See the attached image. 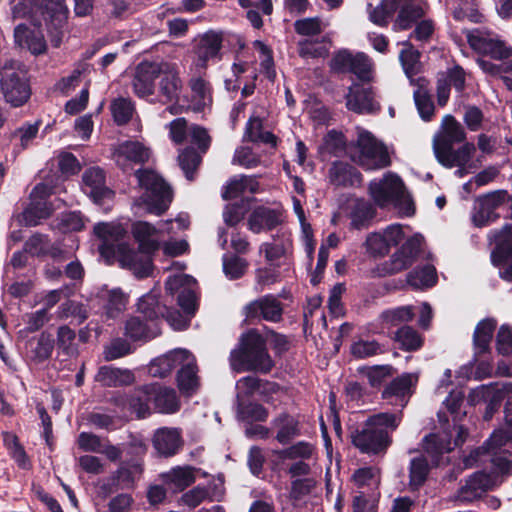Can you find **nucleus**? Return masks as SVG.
Returning <instances> with one entry per match:
<instances>
[{"instance_id":"57","label":"nucleus","mask_w":512,"mask_h":512,"mask_svg":"<svg viewBox=\"0 0 512 512\" xmlns=\"http://www.w3.org/2000/svg\"><path fill=\"white\" fill-rule=\"evenodd\" d=\"M291 246L290 240L283 239L280 242H272V243H263L259 252L264 253L266 261L274 265L278 260L284 257Z\"/></svg>"},{"instance_id":"32","label":"nucleus","mask_w":512,"mask_h":512,"mask_svg":"<svg viewBox=\"0 0 512 512\" xmlns=\"http://www.w3.org/2000/svg\"><path fill=\"white\" fill-rule=\"evenodd\" d=\"M197 371L196 359L190 351H187L185 361H182L177 373L178 388L183 395L190 396L197 391L199 387Z\"/></svg>"},{"instance_id":"3","label":"nucleus","mask_w":512,"mask_h":512,"mask_svg":"<svg viewBox=\"0 0 512 512\" xmlns=\"http://www.w3.org/2000/svg\"><path fill=\"white\" fill-rule=\"evenodd\" d=\"M131 233L139 245V251L121 243L118 246V262L122 268L130 270L136 277L148 276L152 269L151 254L160 246L162 229L146 221H136L132 224Z\"/></svg>"},{"instance_id":"17","label":"nucleus","mask_w":512,"mask_h":512,"mask_svg":"<svg viewBox=\"0 0 512 512\" xmlns=\"http://www.w3.org/2000/svg\"><path fill=\"white\" fill-rule=\"evenodd\" d=\"M406 233L400 224H391L385 229L369 233L366 237L365 246L368 253L374 256H385L390 249L398 245Z\"/></svg>"},{"instance_id":"14","label":"nucleus","mask_w":512,"mask_h":512,"mask_svg":"<svg viewBox=\"0 0 512 512\" xmlns=\"http://www.w3.org/2000/svg\"><path fill=\"white\" fill-rule=\"evenodd\" d=\"M89 300L99 305L107 319H117L126 310L128 295L120 288H109L107 285H102L91 291Z\"/></svg>"},{"instance_id":"23","label":"nucleus","mask_w":512,"mask_h":512,"mask_svg":"<svg viewBox=\"0 0 512 512\" xmlns=\"http://www.w3.org/2000/svg\"><path fill=\"white\" fill-rule=\"evenodd\" d=\"M346 107L358 114H373L380 109L372 88L359 83H353L349 87L346 95Z\"/></svg>"},{"instance_id":"10","label":"nucleus","mask_w":512,"mask_h":512,"mask_svg":"<svg viewBox=\"0 0 512 512\" xmlns=\"http://www.w3.org/2000/svg\"><path fill=\"white\" fill-rule=\"evenodd\" d=\"M0 87L6 102L14 107L25 104L31 95L24 66L14 60L0 61Z\"/></svg>"},{"instance_id":"13","label":"nucleus","mask_w":512,"mask_h":512,"mask_svg":"<svg viewBox=\"0 0 512 512\" xmlns=\"http://www.w3.org/2000/svg\"><path fill=\"white\" fill-rule=\"evenodd\" d=\"M476 147L473 143L466 142L458 149L445 148L434 153L437 161L446 168L456 167L455 175L462 178L472 173L477 165L473 160Z\"/></svg>"},{"instance_id":"44","label":"nucleus","mask_w":512,"mask_h":512,"mask_svg":"<svg viewBox=\"0 0 512 512\" xmlns=\"http://www.w3.org/2000/svg\"><path fill=\"white\" fill-rule=\"evenodd\" d=\"M137 312L142 318L158 324V320L165 316L166 306L160 304L158 293L152 290L139 299Z\"/></svg>"},{"instance_id":"21","label":"nucleus","mask_w":512,"mask_h":512,"mask_svg":"<svg viewBox=\"0 0 512 512\" xmlns=\"http://www.w3.org/2000/svg\"><path fill=\"white\" fill-rule=\"evenodd\" d=\"M82 190L94 203L105 205L109 203L114 193L105 185V175L102 169L93 167L87 169L82 177Z\"/></svg>"},{"instance_id":"16","label":"nucleus","mask_w":512,"mask_h":512,"mask_svg":"<svg viewBox=\"0 0 512 512\" xmlns=\"http://www.w3.org/2000/svg\"><path fill=\"white\" fill-rule=\"evenodd\" d=\"M112 157L117 166L128 173L134 170L135 165L148 162L151 151L141 142L125 141L114 148Z\"/></svg>"},{"instance_id":"37","label":"nucleus","mask_w":512,"mask_h":512,"mask_svg":"<svg viewBox=\"0 0 512 512\" xmlns=\"http://www.w3.org/2000/svg\"><path fill=\"white\" fill-rule=\"evenodd\" d=\"M181 444V433L177 428H159L153 437L154 448L163 456L176 454Z\"/></svg>"},{"instance_id":"26","label":"nucleus","mask_w":512,"mask_h":512,"mask_svg":"<svg viewBox=\"0 0 512 512\" xmlns=\"http://www.w3.org/2000/svg\"><path fill=\"white\" fill-rule=\"evenodd\" d=\"M223 37L215 31H208L199 37L195 47L196 65L204 68L208 62L221 58Z\"/></svg>"},{"instance_id":"9","label":"nucleus","mask_w":512,"mask_h":512,"mask_svg":"<svg viewBox=\"0 0 512 512\" xmlns=\"http://www.w3.org/2000/svg\"><path fill=\"white\" fill-rule=\"evenodd\" d=\"M369 193L375 204L381 208L393 205L406 216L414 212L404 183L395 173L388 172L381 179L372 180L369 184Z\"/></svg>"},{"instance_id":"61","label":"nucleus","mask_w":512,"mask_h":512,"mask_svg":"<svg viewBox=\"0 0 512 512\" xmlns=\"http://www.w3.org/2000/svg\"><path fill=\"white\" fill-rule=\"evenodd\" d=\"M414 311L412 306H401L394 309L385 310L381 314L382 320L389 325H399L412 320Z\"/></svg>"},{"instance_id":"48","label":"nucleus","mask_w":512,"mask_h":512,"mask_svg":"<svg viewBox=\"0 0 512 512\" xmlns=\"http://www.w3.org/2000/svg\"><path fill=\"white\" fill-rule=\"evenodd\" d=\"M430 471L429 463L424 455L411 458L409 464V487L412 491L424 485Z\"/></svg>"},{"instance_id":"1","label":"nucleus","mask_w":512,"mask_h":512,"mask_svg":"<svg viewBox=\"0 0 512 512\" xmlns=\"http://www.w3.org/2000/svg\"><path fill=\"white\" fill-rule=\"evenodd\" d=\"M13 18L29 17L37 29L24 24L14 30L15 43L38 55L46 51V41L39 29L43 22L53 46L58 47L65 35L68 10L63 0H10Z\"/></svg>"},{"instance_id":"33","label":"nucleus","mask_w":512,"mask_h":512,"mask_svg":"<svg viewBox=\"0 0 512 512\" xmlns=\"http://www.w3.org/2000/svg\"><path fill=\"white\" fill-rule=\"evenodd\" d=\"M159 78L158 101L163 104L179 102L183 86L178 73L173 70H162Z\"/></svg>"},{"instance_id":"52","label":"nucleus","mask_w":512,"mask_h":512,"mask_svg":"<svg viewBox=\"0 0 512 512\" xmlns=\"http://www.w3.org/2000/svg\"><path fill=\"white\" fill-rule=\"evenodd\" d=\"M495 327L496 321L493 319H485L478 323L473 337L476 353H483L488 349Z\"/></svg>"},{"instance_id":"18","label":"nucleus","mask_w":512,"mask_h":512,"mask_svg":"<svg viewBox=\"0 0 512 512\" xmlns=\"http://www.w3.org/2000/svg\"><path fill=\"white\" fill-rule=\"evenodd\" d=\"M506 197V191H494L477 198L472 214L475 226L483 227L495 221L499 217L497 211L504 204Z\"/></svg>"},{"instance_id":"24","label":"nucleus","mask_w":512,"mask_h":512,"mask_svg":"<svg viewBox=\"0 0 512 512\" xmlns=\"http://www.w3.org/2000/svg\"><path fill=\"white\" fill-rule=\"evenodd\" d=\"M505 406V425L507 430L497 429L485 442L487 451L493 455H503L511 453L512 450V395H508Z\"/></svg>"},{"instance_id":"11","label":"nucleus","mask_w":512,"mask_h":512,"mask_svg":"<svg viewBox=\"0 0 512 512\" xmlns=\"http://www.w3.org/2000/svg\"><path fill=\"white\" fill-rule=\"evenodd\" d=\"M467 435L468 432L462 425L454 424L452 430H443L425 437L424 452L431 458L434 465L447 463L448 458H445L444 455L464 443Z\"/></svg>"},{"instance_id":"7","label":"nucleus","mask_w":512,"mask_h":512,"mask_svg":"<svg viewBox=\"0 0 512 512\" xmlns=\"http://www.w3.org/2000/svg\"><path fill=\"white\" fill-rule=\"evenodd\" d=\"M135 175L141 190L135 206H143L148 213L156 216L164 214L173 200L171 187L154 170L138 169Z\"/></svg>"},{"instance_id":"46","label":"nucleus","mask_w":512,"mask_h":512,"mask_svg":"<svg viewBox=\"0 0 512 512\" xmlns=\"http://www.w3.org/2000/svg\"><path fill=\"white\" fill-rule=\"evenodd\" d=\"M259 190V182L255 176H239L231 179L223 192V198L232 199L246 192L254 194Z\"/></svg>"},{"instance_id":"5","label":"nucleus","mask_w":512,"mask_h":512,"mask_svg":"<svg viewBox=\"0 0 512 512\" xmlns=\"http://www.w3.org/2000/svg\"><path fill=\"white\" fill-rule=\"evenodd\" d=\"M230 365L237 372L252 370L266 374L271 371L274 362L263 337L249 331L241 337L239 347L231 351Z\"/></svg>"},{"instance_id":"34","label":"nucleus","mask_w":512,"mask_h":512,"mask_svg":"<svg viewBox=\"0 0 512 512\" xmlns=\"http://www.w3.org/2000/svg\"><path fill=\"white\" fill-rule=\"evenodd\" d=\"M280 221L279 210L267 206H257L248 217V229L253 233H260L275 228Z\"/></svg>"},{"instance_id":"31","label":"nucleus","mask_w":512,"mask_h":512,"mask_svg":"<svg viewBox=\"0 0 512 512\" xmlns=\"http://www.w3.org/2000/svg\"><path fill=\"white\" fill-rule=\"evenodd\" d=\"M248 318L261 316L266 321L278 322L282 317L281 302L271 295H266L245 307Z\"/></svg>"},{"instance_id":"40","label":"nucleus","mask_w":512,"mask_h":512,"mask_svg":"<svg viewBox=\"0 0 512 512\" xmlns=\"http://www.w3.org/2000/svg\"><path fill=\"white\" fill-rule=\"evenodd\" d=\"M155 410L163 414H173L180 409V400L173 388L153 384Z\"/></svg>"},{"instance_id":"35","label":"nucleus","mask_w":512,"mask_h":512,"mask_svg":"<svg viewBox=\"0 0 512 512\" xmlns=\"http://www.w3.org/2000/svg\"><path fill=\"white\" fill-rule=\"evenodd\" d=\"M187 349L177 348L155 358L149 365V373L153 377L163 378L169 375L175 368H179L185 361Z\"/></svg>"},{"instance_id":"20","label":"nucleus","mask_w":512,"mask_h":512,"mask_svg":"<svg viewBox=\"0 0 512 512\" xmlns=\"http://www.w3.org/2000/svg\"><path fill=\"white\" fill-rule=\"evenodd\" d=\"M505 395H512V383L481 385L470 392L469 401L472 404L487 402L484 418L489 420Z\"/></svg>"},{"instance_id":"49","label":"nucleus","mask_w":512,"mask_h":512,"mask_svg":"<svg viewBox=\"0 0 512 512\" xmlns=\"http://www.w3.org/2000/svg\"><path fill=\"white\" fill-rule=\"evenodd\" d=\"M352 480L361 491L379 492L380 470L376 467L359 468L353 473Z\"/></svg>"},{"instance_id":"58","label":"nucleus","mask_w":512,"mask_h":512,"mask_svg":"<svg viewBox=\"0 0 512 512\" xmlns=\"http://www.w3.org/2000/svg\"><path fill=\"white\" fill-rule=\"evenodd\" d=\"M254 125L257 126V129L259 130L260 127V119L257 117L250 118L245 130V138H247L249 141L252 142H262L265 144H269L272 148H275L277 145V139L276 136L269 132V131H263V132H254Z\"/></svg>"},{"instance_id":"25","label":"nucleus","mask_w":512,"mask_h":512,"mask_svg":"<svg viewBox=\"0 0 512 512\" xmlns=\"http://www.w3.org/2000/svg\"><path fill=\"white\" fill-rule=\"evenodd\" d=\"M468 42L474 50L494 59L502 60L512 56V47L499 37L474 33L468 35Z\"/></svg>"},{"instance_id":"41","label":"nucleus","mask_w":512,"mask_h":512,"mask_svg":"<svg viewBox=\"0 0 512 512\" xmlns=\"http://www.w3.org/2000/svg\"><path fill=\"white\" fill-rule=\"evenodd\" d=\"M271 425L276 430V440L282 445L300 435L299 421L292 415L280 414L272 420Z\"/></svg>"},{"instance_id":"59","label":"nucleus","mask_w":512,"mask_h":512,"mask_svg":"<svg viewBox=\"0 0 512 512\" xmlns=\"http://www.w3.org/2000/svg\"><path fill=\"white\" fill-rule=\"evenodd\" d=\"M238 417L244 421H265L268 417L267 410L260 404L238 401Z\"/></svg>"},{"instance_id":"15","label":"nucleus","mask_w":512,"mask_h":512,"mask_svg":"<svg viewBox=\"0 0 512 512\" xmlns=\"http://www.w3.org/2000/svg\"><path fill=\"white\" fill-rule=\"evenodd\" d=\"M331 67L339 72H352L360 80L369 81L372 77L373 61L362 53L338 52L331 61Z\"/></svg>"},{"instance_id":"27","label":"nucleus","mask_w":512,"mask_h":512,"mask_svg":"<svg viewBox=\"0 0 512 512\" xmlns=\"http://www.w3.org/2000/svg\"><path fill=\"white\" fill-rule=\"evenodd\" d=\"M417 381L416 373H404L384 389L382 396L391 404L404 407L412 394V387L416 385Z\"/></svg>"},{"instance_id":"64","label":"nucleus","mask_w":512,"mask_h":512,"mask_svg":"<svg viewBox=\"0 0 512 512\" xmlns=\"http://www.w3.org/2000/svg\"><path fill=\"white\" fill-rule=\"evenodd\" d=\"M54 347V339L47 332H42L33 348V357L38 361H43L50 357Z\"/></svg>"},{"instance_id":"39","label":"nucleus","mask_w":512,"mask_h":512,"mask_svg":"<svg viewBox=\"0 0 512 512\" xmlns=\"http://www.w3.org/2000/svg\"><path fill=\"white\" fill-rule=\"evenodd\" d=\"M374 206L365 199H356L350 206L348 217L350 219V228L363 230L369 227L375 217Z\"/></svg>"},{"instance_id":"28","label":"nucleus","mask_w":512,"mask_h":512,"mask_svg":"<svg viewBox=\"0 0 512 512\" xmlns=\"http://www.w3.org/2000/svg\"><path fill=\"white\" fill-rule=\"evenodd\" d=\"M151 400H153V384L135 388L129 395L117 399V403L135 413L138 418H145L150 414Z\"/></svg>"},{"instance_id":"47","label":"nucleus","mask_w":512,"mask_h":512,"mask_svg":"<svg viewBox=\"0 0 512 512\" xmlns=\"http://www.w3.org/2000/svg\"><path fill=\"white\" fill-rule=\"evenodd\" d=\"M437 282L436 270L432 265L416 268L408 273L407 283L414 290L431 288Z\"/></svg>"},{"instance_id":"45","label":"nucleus","mask_w":512,"mask_h":512,"mask_svg":"<svg viewBox=\"0 0 512 512\" xmlns=\"http://www.w3.org/2000/svg\"><path fill=\"white\" fill-rule=\"evenodd\" d=\"M164 484L172 492H180L190 486L195 481L193 469L191 467H175L167 473L162 474Z\"/></svg>"},{"instance_id":"8","label":"nucleus","mask_w":512,"mask_h":512,"mask_svg":"<svg viewBox=\"0 0 512 512\" xmlns=\"http://www.w3.org/2000/svg\"><path fill=\"white\" fill-rule=\"evenodd\" d=\"M356 140L349 146L348 154L353 162L365 170H378L390 165L387 146L370 131L357 127Z\"/></svg>"},{"instance_id":"56","label":"nucleus","mask_w":512,"mask_h":512,"mask_svg":"<svg viewBox=\"0 0 512 512\" xmlns=\"http://www.w3.org/2000/svg\"><path fill=\"white\" fill-rule=\"evenodd\" d=\"M395 339L400 344L401 348L407 351L418 350L423 344L422 337L410 326L399 328L396 332Z\"/></svg>"},{"instance_id":"19","label":"nucleus","mask_w":512,"mask_h":512,"mask_svg":"<svg viewBox=\"0 0 512 512\" xmlns=\"http://www.w3.org/2000/svg\"><path fill=\"white\" fill-rule=\"evenodd\" d=\"M51 194V189L44 183H40L33 188L31 203L23 214L26 224L36 226L42 219L50 216L54 208L51 203L46 201V198Z\"/></svg>"},{"instance_id":"60","label":"nucleus","mask_w":512,"mask_h":512,"mask_svg":"<svg viewBox=\"0 0 512 512\" xmlns=\"http://www.w3.org/2000/svg\"><path fill=\"white\" fill-rule=\"evenodd\" d=\"M179 165L188 180H193L194 171L201 162V156L193 149H184L178 156Z\"/></svg>"},{"instance_id":"62","label":"nucleus","mask_w":512,"mask_h":512,"mask_svg":"<svg viewBox=\"0 0 512 512\" xmlns=\"http://www.w3.org/2000/svg\"><path fill=\"white\" fill-rule=\"evenodd\" d=\"M248 267L245 259L235 255L223 257V271L229 279H238L242 277Z\"/></svg>"},{"instance_id":"43","label":"nucleus","mask_w":512,"mask_h":512,"mask_svg":"<svg viewBox=\"0 0 512 512\" xmlns=\"http://www.w3.org/2000/svg\"><path fill=\"white\" fill-rule=\"evenodd\" d=\"M329 180L336 186H355L361 183V174L350 164L339 161L329 169Z\"/></svg>"},{"instance_id":"42","label":"nucleus","mask_w":512,"mask_h":512,"mask_svg":"<svg viewBox=\"0 0 512 512\" xmlns=\"http://www.w3.org/2000/svg\"><path fill=\"white\" fill-rule=\"evenodd\" d=\"M95 379L104 386L116 387L130 385L134 382L135 377L132 371L112 366H102L99 368Z\"/></svg>"},{"instance_id":"53","label":"nucleus","mask_w":512,"mask_h":512,"mask_svg":"<svg viewBox=\"0 0 512 512\" xmlns=\"http://www.w3.org/2000/svg\"><path fill=\"white\" fill-rule=\"evenodd\" d=\"M278 454L282 459L308 461L314 457L315 447L309 442L299 441Z\"/></svg>"},{"instance_id":"50","label":"nucleus","mask_w":512,"mask_h":512,"mask_svg":"<svg viewBox=\"0 0 512 512\" xmlns=\"http://www.w3.org/2000/svg\"><path fill=\"white\" fill-rule=\"evenodd\" d=\"M394 3L393 0H382L379 4L373 6L371 2H368L366 11L369 20L379 27L387 26L389 20L395 14Z\"/></svg>"},{"instance_id":"51","label":"nucleus","mask_w":512,"mask_h":512,"mask_svg":"<svg viewBox=\"0 0 512 512\" xmlns=\"http://www.w3.org/2000/svg\"><path fill=\"white\" fill-rule=\"evenodd\" d=\"M190 88L192 109L196 112L203 111L212 101L209 84L202 78H194L190 81Z\"/></svg>"},{"instance_id":"30","label":"nucleus","mask_w":512,"mask_h":512,"mask_svg":"<svg viewBox=\"0 0 512 512\" xmlns=\"http://www.w3.org/2000/svg\"><path fill=\"white\" fill-rule=\"evenodd\" d=\"M122 232L120 225L113 223L101 222L94 226L95 235L103 240L99 247L100 254L108 261L113 259L118 261L117 250L121 243L114 244L112 241L118 239Z\"/></svg>"},{"instance_id":"22","label":"nucleus","mask_w":512,"mask_h":512,"mask_svg":"<svg viewBox=\"0 0 512 512\" xmlns=\"http://www.w3.org/2000/svg\"><path fill=\"white\" fill-rule=\"evenodd\" d=\"M162 65L155 62H141L135 70L132 88L140 98L152 96L155 90V80L160 77Z\"/></svg>"},{"instance_id":"54","label":"nucleus","mask_w":512,"mask_h":512,"mask_svg":"<svg viewBox=\"0 0 512 512\" xmlns=\"http://www.w3.org/2000/svg\"><path fill=\"white\" fill-rule=\"evenodd\" d=\"M111 113L114 121L118 125H123L129 122L134 114V104L130 99L119 97L112 101Z\"/></svg>"},{"instance_id":"6","label":"nucleus","mask_w":512,"mask_h":512,"mask_svg":"<svg viewBox=\"0 0 512 512\" xmlns=\"http://www.w3.org/2000/svg\"><path fill=\"white\" fill-rule=\"evenodd\" d=\"M400 421V414H374L366 420L363 429L353 435L352 442L365 453L384 451L391 443L390 432L398 427Z\"/></svg>"},{"instance_id":"36","label":"nucleus","mask_w":512,"mask_h":512,"mask_svg":"<svg viewBox=\"0 0 512 512\" xmlns=\"http://www.w3.org/2000/svg\"><path fill=\"white\" fill-rule=\"evenodd\" d=\"M422 236L415 235L409 238L392 257L391 265L392 272H400L409 266H411L418 253L420 252L421 244H422Z\"/></svg>"},{"instance_id":"63","label":"nucleus","mask_w":512,"mask_h":512,"mask_svg":"<svg viewBox=\"0 0 512 512\" xmlns=\"http://www.w3.org/2000/svg\"><path fill=\"white\" fill-rule=\"evenodd\" d=\"M414 100L420 117L424 121L431 120L434 114V104L428 93L424 89L418 88L414 92Z\"/></svg>"},{"instance_id":"4","label":"nucleus","mask_w":512,"mask_h":512,"mask_svg":"<svg viewBox=\"0 0 512 512\" xmlns=\"http://www.w3.org/2000/svg\"><path fill=\"white\" fill-rule=\"evenodd\" d=\"M166 292L177 298L178 305L184 311H169L166 307L165 318L174 330H183L189 325L197 309L196 280L188 274L170 275L165 282Z\"/></svg>"},{"instance_id":"38","label":"nucleus","mask_w":512,"mask_h":512,"mask_svg":"<svg viewBox=\"0 0 512 512\" xmlns=\"http://www.w3.org/2000/svg\"><path fill=\"white\" fill-rule=\"evenodd\" d=\"M160 333L157 323H152L142 316H132L126 320L125 335L131 340H150Z\"/></svg>"},{"instance_id":"12","label":"nucleus","mask_w":512,"mask_h":512,"mask_svg":"<svg viewBox=\"0 0 512 512\" xmlns=\"http://www.w3.org/2000/svg\"><path fill=\"white\" fill-rule=\"evenodd\" d=\"M490 239L496 244L491 253V261L499 269V275L506 281H512V225L507 224L501 230L490 232Z\"/></svg>"},{"instance_id":"29","label":"nucleus","mask_w":512,"mask_h":512,"mask_svg":"<svg viewBox=\"0 0 512 512\" xmlns=\"http://www.w3.org/2000/svg\"><path fill=\"white\" fill-rule=\"evenodd\" d=\"M441 130V133L433 140L434 153L453 147L454 144L463 142L466 139L464 128L451 115H446L443 118Z\"/></svg>"},{"instance_id":"2","label":"nucleus","mask_w":512,"mask_h":512,"mask_svg":"<svg viewBox=\"0 0 512 512\" xmlns=\"http://www.w3.org/2000/svg\"><path fill=\"white\" fill-rule=\"evenodd\" d=\"M488 455L490 461L495 467L492 473L478 471L471 474L462 484L452 500L458 504L471 503L480 498L485 492L493 489L501 482L500 476L508 475L511 469V461L507 456L493 455L487 451V447L483 446L473 450L469 456L464 459L465 467H472L478 462H483V456Z\"/></svg>"},{"instance_id":"55","label":"nucleus","mask_w":512,"mask_h":512,"mask_svg":"<svg viewBox=\"0 0 512 512\" xmlns=\"http://www.w3.org/2000/svg\"><path fill=\"white\" fill-rule=\"evenodd\" d=\"M380 492L359 491L353 498V512H377Z\"/></svg>"}]
</instances>
